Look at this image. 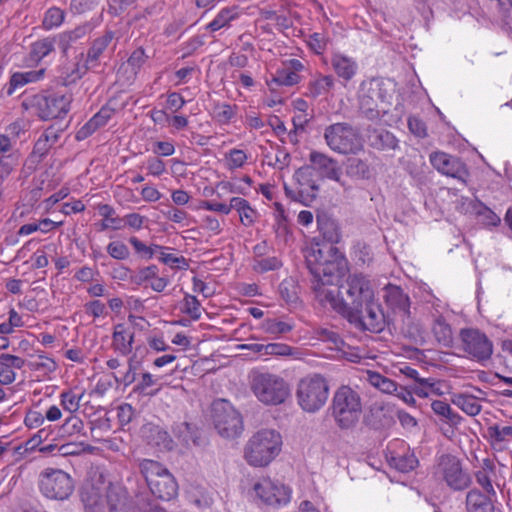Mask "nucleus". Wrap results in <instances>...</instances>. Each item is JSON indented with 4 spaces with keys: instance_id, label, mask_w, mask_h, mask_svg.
Returning a JSON list of instances; mask_svg holds the SVG:
<instances>
[{
    "instance_id": "obj_1",
    "label": "nucleus",
    "mask_w": 512,
    "mask_h": 512,
    "mask_svg": "<svg viewBox=\"0 0 512 512\" xmlns=\"http://www.w3.org/2000/svg\"><path fill=\"white\" fill-rule=\"evenodd\" d=\"M343 256L338 248L313 245L306 254V265L312 275V290L317 300L329 305L340 314L337 304L344 303L348 310L363 308L375 298L370 280L363 274H349L337 286L342 273Z\"/></svg>"
},
{
    "instance_id": "obj_2",
    "label": "nucleus",
    "mask_w": 512,
    "mask_h": 512,
    "mask_svg": "<svg viewBox=\"0 0 512 512\" xmlns=\"http://www.w3.org/2000/svg\"><path fill=\"white\" fill-rule=\"evenodd\" d=\"M282 437L273 429L254 433L244 447V459L253 467L268 466L281 452Z\"/></svg>"
},
{
    "instance_id": "obj_3",
    "label": "nucleus",
    "mask_w": 512,
    "mask_h": 512,
    "mask_svg": "<svg viewBox=\"0 0 512 512\" xmlns=\"http://www.w3.org/2000/svg\"><path fill=\"white\" fill-rule=\"evenodd\" d=\"M130 21L126 23H117L116 25L105 29V31L92 40L88 48L85 63L82 67H77L76 78H81L88 70L96 69L100 65V60L106 54L114 52L117 44L128 37L125 35L130 25Z\"/></svg>"
},
{
    "instance_id": "obj_4",
    "label": "nucleus",
    "mask_w": 512,
    "mask_h": 512,
    "mask_svg": "<svg viewBox=\"0 0 512 512\" xmlns=\"http://www.w3.org/2000/svg\"><path fill=\"white\" fill-rule=\"evenodd\" d=\"M250 387L256 398L265 405H279L290 396L287 381L274 373L253 371Z\"/></svg>"
},
{
    "instance_id": "obj_5",
    "label": "nucleus",
    "mask_w": 512,
    "mask_h": 512,
    "mask_svg": "<svg viewBox=\"0 0 512 512\" xmlns=\"http://www.w3.org/2000/svg\"><path fill=\"white\" fill-rule=\"evenodd\" d=\"M140 472L145 482L156 498L169 501L176 497L178 485L174 476L161 463L143 459L139 464Z\"/></svg>"
},
{
    "instance_id": "obj_6",
    "label": "nucleus",
    "mask_w": 512,
    "mask_h": 512,
    "mask_svg": "<svg viewBox=\"0 0 512 512\" xmlns=\"http://www.w3.org/2000/svg\"><path fill=\"white\" fill-rule=\"evenodd\" d=\"M331 413L341 429L354 427L362 413L361 397L351 387L343 385L334 393Z\"/></svg>"
},
{
    "instance_id": "obj_7",
    "label": "nucleus",
    "mask_w": 512,
    "mask_h": 512,
    "mask_svg": "<svg viewBox=\"0 0 512 512\" xmlns=\"http://www.w3.org/2000/svg\"><path fill=\"white\" fill-rule=\"evenodd\" d=\"M329 397V383L321 374H309L297 384L296 399L301 409L308 413L319 411Z\"/></svg>"
},
{
    "instance_id": "obj_8",
    "label": "nucleus",
    "mask_w": 512,
    "mask_h": 512,
    "mask_svg": "<svg viewBox=\"0 0 512 512\" xmlns=\"http://www.w3.org/2000/svg\"><path fill=\"white\" fill-rule=\"evenodd\" d=\"M71 96L59 93H39L27 96L23 107L41 120L47 121L65 116L70 107Z\"/></svg>"
},
{
    "instance_id": "obj_9",
    "label": "nucleus",
    "mask_w": 512,
    "mask_h": 512,
    "mask_svg": "<svg viewBox=\"0 0 512 512\" xmlns=\"http://www.w3.org/2000/svg\"><path fill=\"white\" fill-rule=\"evenodd\" d=\"M327 146L335 153L356 155L364 149V143L358 130L346 122L327 126L324 130Z\"/></svg>"
},
{
    "instance_id": "obj_10",
    "label": "nucleus",
    "mask_w": 512,
    "mask_h": 512,
    "mask_svg": "<svg viewBox=\"0 0 512 512\" xmlns=\"http://www.w3.org/2000/svg\"><path fill=\"white\" fill-rule=\"evenodd\" d=\"M337 306L340 314L359 330L380 333L386 327V317L381 305L375 301V298L364 304V311H362V308L350 311L344 303H339Z\"/></svg>"
},
{
    "instance_id": "obj_11",
    "label": "nucleus",
    "mask_w": 512,
    "mask_h": 512,
    "mask_svg": "<svg viewBox=\"0 0 512 512\" xmlns=\"http://www.w3.org/2000/svg\"><path fill=\"white\" fill-rule=\"evenodd\" d=\"M74 480L67 472L56 468H45L39 474L38 488L47 499L65 501L74 491Z\"/></svg>"
},
{
    "instance_id": "obj_12",
    "label": "nucleus",
    "mask_w": 512,
    "mask_h": 512,
    "mask_svg": "<svg viewBox=\"0 0 512 512\" xmlns=\"http://www.w3.org/2000/svg\"><path fill=\"white\" fill-rule=\"evenodd\" d=\"M434 475L455 492L466 490L472 483V478L463 468L462 461L452 454H442L438 458Z\"/></svg>"
},
{
    "instance_id": "obj_13",
    "label": "nucleus",
    "mask_w": 512,
    "mask_h": 512,
    "mask_svg": "<svg viewBox=\"0 0 512 512\" xmlns=\"http://www.w3.org/2000/svg\"><path fill=\"white\" fill-rule=\"evenodd\" d=\"M358 102L360 111L370 120L377 119L381 113H385L388 94L383 81L371 79L362 82L358 92Z\"/></svg>"
},
{
    "instance_id": "obj_14",
    "label": "nucleus",
    "mask_w": 512,
    "mask_h": 512,
    "mask_svg": "<svg viewBox=\"0 0 512 512\" xmlns=\"http://www.w3.org/2000/svg\"><path fill=\"white\" fill-rule=\"evenodd\" d=\"M213 420L218 433L225 438H235L242 433L243 422L239 412L227 401L213 405Z\"/></svg>"
},
{
    "instance_id": "obj_15",
    "label": "nucleus",
    "mask_w": 512,
    "mask_h": 512,
    "mask_svg": "<svg viewBox=\"0 0 512 512\" xmlns=\"http://www.w3.org/2000/svg\"><path fill=\"white\" fill-rule=\"evenodd\" d=\"M293 179L297 187L295 189L284 185L285 194L293 201L309 205L316 199L319 186L314 179L313 168L302 166L294 173Z\"/></svg>"
},
{
    "instance_id": "obj_16",
    "label": "nucleus",
    "mask_w": 512,
    "mask_h": 512,
    "mask_svg": "<svg viewBox=\"0 0 512 512\" xmlns=\"http://www.w3.org/2000/svg\"><path fill=\"white\" fill-rule=\"evenodd\" d=\"M463 350L474 360L484 362L493 354L491 340L478 329H462L460 332Z\"/></svg>"
},
{
    "instance_id": "obj_17",
    "label": "nucleus",
    "mask_w": 512,
    "mask_h": 512,
    "mask_svg": "<svg viewBox=\"0 0 512 512\" xmlns=\"http://www.w3.org/2000/svg\"><path fill=\"white\" fill-rule=\"evenodd\" d=\"M430 162L441 174L455 178L462 183L467 182L469 171L465 163L458 157L437 151L430 154Z\"/></svg>"
},
{
    "instance_id": "obj_18",
    "label": "nucleus",
    "mask_w": 512,
    "mask_h": 512,
    "mask_svg": "<svg viewBox=\"0 0 512 512\" xmlns=\"http://www.w3.org/2000/svg\"><path fill=\"white\" fill-rule=\"evenodd\" d=\"M253 490L256 496L267 505L286 504L290 500V490L270 478H261L254 484Z\"/></svg>"
},
{
    "instance_id": "obj_19",
    "label": "nucleus",
    "mask_w": 512,
    "mask_h": 512,
    "mask_svg": "<svg viewBox=\"0 0 512 512\" xmlns=\"http://www.w3.org/2000/svg\"><path fill=\"white\" fill-rule=\"evenodd\" d=\"M310 168L321 177L341 183L342 171L338 161L322 152L312 151L309 154Z\"/></svg>"
},
{
    "instance_id": "obj_20",
    "label": "nucleus",
    "mask_w": 512,
    "mask_h": 512,
    "mask_svg": "<svg viewBox=\"0 0 512 512\" xmlns=\"http://www.w3.org/2000/svg\"><path fill=\"white\" fill-rule=\"evenodd\" d=\"M384 301L398 315L403 323L410 320V299L397 285L389 284L384 288Z\"/></svg>"
},
{
    "instance_id": "obj_21",
    "label": "nucleus",
    "mask_w": 512,
    "mask_h": 512,
    "mask_svg": "<svg viewBox=\"0 0 512 512\" xmlns=\"http://www.w3.org/2000/svg\"><path fill=\"white\" fill-rule=\"evenodd\" d=\"M106 502L110 512H137L127 489L119 484H110L106 491Z\"/></svg>"
},
{
    "instance_id": "obj_22",
    "label": "nucleus",
    "mask_w": 512,
    "mask_h": 512,
    "mask_svg": "<svg viewBox=\"0 0 512 512\" xmlns=\"http://www.w3.org/2000/svg\"><path fill=\"white\" fill-rule=\"evenodd\" d=\"M330 64L337 77L345 83L351 81L359 69L354 58L339 52L332 54Z\"/></svg>"
},
{
    "instance_id": "obj_23",
    "label": "nucleus",
    "mask_w": 512,
    "mask_h": 512,
    "mask_svg": "<svg viewBox=\"0 0 512 512\" xmlns=\"http://www.w3.org/2000/svg\"><path fill=\"white\" fill-rule=\"evenodd\" d=\"M115 109L105 105L89 121H87L76 133L77 140H84L99 128L105 126L114 116Z\"/></svg>"
},
{
    "instance_id": "obj_24",
    "label": "nucleus",
    "mask_w": 512,
    "mask_h": 512,
    "mask_svg": "<svg viewBox=\"0 0 512 512\" xmlns=\"http://www.w3.org/2000/svg\"><path fill=\"white\" fill-rule=\"evenodd\" d=\"M346 175L356 180H369L376 174L368 158L349 157L345 162Z\"/></svg>"
},
{
    "instance_id": "obj_25",
    "label": "nucleus",
    "mask_w": 512,
    "mask_h": 512,
    "mask_svg": "<svg viewBox=\"0 0 512 512\" xmlns=\"http://www.w3.org/2000/svg\"><path fill=\"white\" fill-rule=\"evenodd\" d=\"M92 30V26L89 23L81 24L72 30L63 31L54 36L56 43L61 49L64 55L67 54L68 50L76 44L78 41L85 38Z\"/></svg>"
},
{
    "instance_id": "obj_26",
    "label": "nucleus",
    "mask_w": 512,
    "mask_h": 512,
    "mask_svg": "<svg viewBox=\"0 0 512 512\" xmlns=\"http://www.w3.org/2000/svg\"><path fill=\"white\" fill-rule=\"evenodd\" d=\"M134 332L118 324L112 335V348L122 356H128L133 349Z\"/></svg>"
},
{
    "instance_id": "obj_27",
    "label": "nucleus",
    "mask_w": 512,
    "mask_h": 512,
    "mask_svg": "<svg viewBox=\"0 0 512 512\" xmlns=\"http://www.w3.org/2000/svg\"><path fill=\"white\" fill-rule=\"evenodd\" d=\"M492 497L476 488L471 489L466 495L467 512H495Z\"/></svg>"
},
{
    "instance_id": "obj_28",
    "label": "nucleus",
    "mask_w": 512,
    "mask_h": 512,
    "mask_svg": "<svg viewBox=\"0 0 512 512\" xmlns=\"http://www.w3.org/2000/svg\"><path fill=\"white\" fill-rule=\"evenodd\" d=\"M85 512H105V502L99 487L86 484L81 492Z\"/></svg>"
},
{
    "instance_id": "obj_29",
    "label": "nucleus",
    "mask_w": 512,
    "mask_h": 512,
    "mask_svg": "<svg viewBox=\"0 0 512 512\" xmlns=\"http://www.w3.org/2000/svg\"><path fill=\"white\" fill-rule=\"evenodd\" d=\"M318 228L323 236V239L327 243H319V242H313L309 246L306 247L304 251V257L306 258V254L309 248H311L313 245L318 244L320 246H331L334 247V243H338L340 240V232L338 225L331 219L328 218H317Z\"/></svg>"
},
{
    "instance_id": "obj_30",
    "label": "nucleus",
    "mask_w": 512,
    "mask_h": 512,
    "mask_svg": "<svg viewBox=\"0 0 512 512\" xmlns=\"http://www.w3.org/2000/svg\"><path fill=\"white\" fill-rule=\"evenodd\" d=\"M45 69L30 70L26 72H16L10 77L9 83L4 88L7 96L13 95L15 90L27 83L37 82L44 77Z\"/></svg>"
},
{
    "instance_id": "obj_31",
    "label": "nucleus",
    "mask_w": 512,
    "mask_h": 512,
    "mask_svg": "<svg viewBox=\"0 0 512 512\" xmlns=\"http://www.w3.org/2000/svg\"><path fill=\"white\" fill-rule=\"evenodd\" d=\"M56 39L54 36H48L36 40L30 45L27 62L29 64H37L42 59L55 51Z\"/></svg>"
},
{
    "instance_id": "obj_32",
    "label": "nucleus",
    "mask_w": 512,
    "mask_h": 512,
    "mask_svg": "<svg viewBox=\"0 0 512 512\" xmlns=\"http://www.w3.org/2000/svg\"><path fill=\"white\" fill-rule=\"evenodd\" d=\"M239 16L240 12L236 6L222 8L214 19L206 25L205 29L213 33L223 28H229L231 22L238 19Z\"/></svg>"
},
{
    "instance_id": "obj_33",
    "label": "nucleus",
    "mask_w": 512,
    "mask_h": 512,
    "mask_svg": "<svg viewBox=\"0 0 512 512\" xmlns=\"http://www.w3.org/2000/svg\"><path fill=\"white\" fill-rule=\"evenodd\" d=\"M369 144L376 150H394L398 146L396 137L388 130L374 129L368 136Z\"/></svg>"
},
{
    "instance_id": "obj_34",
    "label": "nucleus",
    "mask_w": 512,
    "mask_h": 512,
    "mask_svg": "<svg viewBox=\"0 0 512 512\" xmlns=\"http://www.w3.org/2000/svg\"><path fill=\"white\" fill-rule=\"evenodd\" d=\"M335 86V78L332 75L318 74L307 85V96L318 98L328 94Z\"/></svg>"
},
{
    "instance_id": "obj_35",
    "label": "nucleus",
    "mask_w": 512,
    "mask_h": 512,
    "mask_svg": "<svg viewBox=\"0 0 512 512\" xmlns=\"http://www.w3.org/2000/svg\"><path fill=\"white\" fill-rule=\"evenodd\" d=\"M61 134L62 130L53 126L45 129L36 141L33 148V153L39 155L40 157L46 155L48 151L58 142Z\"/></svg>"
},
{
    "instance_id": "obj_36",
    "label": "nucleus",
    "mask_w": 512,
    "mask_h": 512,
    "mask_svg": "<svg viewBox=\"0 0 512 512\" xmlns=\"http://www.w3.org/2000/svg\"><path fill=\"white\" fill-rule=\"evenodd\" d=\"M232 210L239 214L241 223L246 226H252L257 218V212L250 206L249 202L241 197L231 198Z\"/></svg>"
},
{
    "instance_id": "obj_37",
    "label": "nucleus",
    "mask_w": 512,
    "mask_h": 512,
    "mask_svg": "<svg viewBox=\"0 0 512 512\" xmlns=\"http://www.w3.org/2000/svg\"><path fill=\"white\" fill-rule=\"evenodd\" d=\"M300 81V76L290 68L284 67L278 69L267 85L270 90H275L278 86H293Z\"/></svg>"
},
{
    "instance_id": "obj_38",
    "label": "nucleus",
    "mask_w": 512,
    "mask_h": 512,
    "mask_svg": "<svg viewBox=\"0 0 512 512\" xmlns=\"http://www.w3.org/2000/svg\"><path fill=\"white\" fill-rule=\"evenodd\" d=\"M173 248L161 246V249H158V259L165 265L169 266L172 269L176 270H186L189 268L188 260L182 255H176L171 253Z\"/></svg>"
},
{
    "instance_id": "obj_39",
    "label": "nucleus",
    "mask_w": 512,
    "mask_h": 512,
    "mask_svg": "<svg viewBox=\"0 0 512 512\" xmlns=\"http://www.w3.org/2000/svg\"><path fill=\"white\" fill-rule=\"evenodd\" d=\"M84 394V391L77 393L75 389H65L59 394L60 406L65 412L75 414L80 408Z\"/></svg>"
},
{
    "instance_id": "obj_40",
    "label": "nucleus",
    "mask_w": 512,
    "mask_h": 512,
    "mask_svg": "<svg viewBox=\"0 0 512 512\" xmlns=\"http://www.w3.org/2000/svg\"><path fill=\"white\" fill-rule=\"evenodd\" d=\"M452 402L458 406L463 412L470 416H476L481 412L482 406L478 400L468 394H458L452 399Z\"/></svg>"
},
{
    "instance_id": "obj_41",
    "label": "nucleus",
    "mask_w": 512,
    "mask_h": 512,
    "mask_svg": "<svg viewBox=\"0 0 512 512\" xmlns=\"http://www.w3.org/2000/svg\"><path fill=\"white\" fill-rule=\"evenodd\" d=\"M66 17L63 9L53 6L47 9L42 19V27L44 30L49 31L60 27Z\"/></svg>"
},
{
    "instance_id": "obj_42",
    "label": "nucleus",
    "mask_w": 512,
    "mask_h": 512,
    "mask_svg": "<svg viewBox=\"0 0 512 512\" xmlns=\"http://www.w3.org/2000/svg\"><path fill=\"white\" fill-rule=\"evenodd\" d=\"M432 331L440 344L446 347L451 346L453 342L452 329L442 317H439L434 321Z\"/></svg>"
},
{
    "instance_id": "obj_43",
    "label": "nucleus",
    "mask_w": 512,
    "mask_h": 512,
    "mask_svg": "<svg viewBox=\"0 0 512 512\" xmlns=\"http://www.w3.org/2000/svg\"><path fill=\"white\" fill-rule=\"evenodd\" d=\"M389 463L400 472L407 473L415 469L418 465V459L413 453H404L402 455L391 456Z\"/></svg>"
},
{
    "instance_id": "obj_44",
    "label": "nucleus",
    "mask_w": 512,
    "mask_h": 512,
    "mask_svg": "<svg viewBox=\"0 0 512 512\" xmlns=\"http://www.w3.org/2000/svg\"><path fill=\"white\" fill-rule=\"evenodd\" d=\"M173 433L183 444L196 443L197 431L193 424L188 422L177 423L173 427Z\"/></svg>"
},
{
    "instance_id": "obj_45",
    "label": "nucleus",
    "mask_w": 512,
    "mask_h": 512,
    "mask_svg": "<svg viewBox=\"0 0 512 512\" xmlns=\"http://www.w3.org/2000/svg\"><path fill=\"white\" fill-rule=\"evenodd\" d=\"M27 365L31 370L41 372L43 375L53 373L57 369L55 360L44 354H38L37 359L29 361Z\"/></svg>"
},
{
    "instance_id": "obj_46",
    "label": "nucleus",
    "mask_w": 512,
    "mask_h": 512,
    "mask_svg": "<svg viewBox=\"0 0 512 512\" xmlns=\"http://www.w3.org/2000/svg\"><path fill=\"white\" fill-rule=\"evenodd\" d=\"M431 408L436 415L442 417L452 425L458 424L461 419V417L451 409L450 405L444 401H433Z\"/></svg>"
},
{
    "instance_id": "obj_47",
    "label": "nucleus",
    "mask_w": 512,
    "mask_h": 512,
    "mask_svg": "<svg viewBox=\"0 0 512 512\" xmlns=\"http://www.w3.org/2000/svg\"><path fill=\"white\" fill-rule=\"evenodd\" d=\"M487 432L493 444L502 443L512 439V426L492 425L488 427Z\"/></svg>"
},
{
    "instance_id": "obj_48",
    "label": "nucleus",
    "mask_w": 512,
    "mask_h": 512,
    "mask_svg": "<svg viewBox=\"0 0 512 512\" xmlns=\"http://www.w3.org/2000/svg\"><path fill=\"white\" fill-rule=\"evenodd\" d=\"M226 167L229 170L238 169L244 166L248 156L245 151L233 148L225 154Z\"/></svg>"
},
{
    "instance_id": "obj_49",
    "label": "nucleus",
    "mask_w": 512,
    "mask_h": 512,
    "mask_svg": "<svg viewBox=\"0 0 512 512\" xmlns=\"http://www.w3.org/2000/svg\"><path fill=\"white\" fill-rule=\"evenodd\" d=\"M84 429L83 421L76 414H69L60 427L62 435L72 436Z\"/></svg>"
},
{
    "instance_id": "obj_50",
    "label": "nucleus",
    "mask_w": 512,
    "mask_h": 512,
    "mask_svg": "<svg viewBox=\"0 0 512 512\" xmlns=\"http://www.w3.org/2000/svg\"><path fill=\"white\" fill-rule=\"evenodd\" d=\"M182 312L189 315L193 320L201 317V304L196 296L185 294L182 304Z\"/></svg>"
},
{
    "instance_id": "obj_51",
    "label": "nucleus",
    "mask_w": 512,
    "mask_h": 512,
    "mask_svg": "<svg viewBox=\"0 0 512 512\" xmlns=\"http://www.w3.org/2000/svg\"><path fill=\"white\" fill-rule=\"evenodd\" d=\"M292 329L293 325L291 323L278 319H268L264 323L265 332L274 336L286 334Z\"/></svg>"
},
{
    "instance_id": "obj_52",
    "label": "nucleus",
    "mask_w": 512,
    "mask_h": 512,
    "mask_svg": "<svg viewBox=\"0 0 512 512\" xmlns=\"http://www.w3.org/2000/svg\"><path fill=\"white\" fill-rule=\"evenodd\" d=\"M158 274V267L156 265H150L147 267L140 268L131 276V282L140 286L147 281H152V278Z\"/></svg>"
},
{
    "instance_id": "obj_53",
    "label": "nucleus",
    "mask_w": 512,
    "mask_h": 512,
    "mask_svg": "<svg viewBox=\"0 0 512 512\" xmlns=\"http://www.w3.org/2000/svg\"><path fill=\"white\" fill-rule=\"evenodd\" d=\"M147 59L148 56L146 55L144 49L139 47L131 53L126 62V65L128 68H130L131 72L136 75L141 67L145 64Z\"/></svg>"
},
{
    "instance_id": "obj_54",
    "label": "nucleus",
    "mask_w": 512,
    "mask_h": 512,
    "mask_svg": "<svg viewBox=\"0 0 512 512\" xmlns=\"http://www.w3.org/2000/svg\"><path fill=\"white\" fill-rule=\"evenodd\" d=\"M315 334L319 340L331 343L335 348H339L343 344L342 338L333 329L319 327L315 330Z\"/></svg>"
},
{
    "instance_id": "obj_55",
    "label": "nucleus",
    "mask_w": 512,
    "mask_h": 512,
    "mask_svg": "<svg viewBox=\"0 0 512 512\" xmlns=\"http://www.w3.org/2000/svg\"><path fill=\"white\" fill-rule=\"evenodd\" d=\"M130 244L133 246L135 251L139 254H142L147 259L153 258L158 253V249H161L160 245L153 244L151 246H146L142 241H140L137 237H131L129 239Z\"/></svg>"
},
{
    "instance_id": "obj_56",
    "label": "nucleus",
    "mask_w": 512,
    "mask_h": 512,
    "mask_svg": "<svg viewBox=\"0 0 512 512\" xmlns=\"http://www.w3.org/2000/svg\"><path fill=\"white\" fill-rule=\"evenodd\" d=\"M235 108V106L226 103L217 104L214 108V117L220 123H229L235 116Z\"/></svg>"
},
{
    "instance_id": "obj_57",
    "label": "nucleus",
    "mask_w": 512,
    "mask_h": 512,
    "mask_svg": "<svg viewBox=\"0 0 512 512\" xmlns=\"http://www.w3.org/2000/svg\"><path fill=\"white\" fill-rule=\"evenodd\" d=\"M107 253L116 260H125L129 257V248L122 241H112L107 245Z\"/></svg>"
},
{
    "instance_id": "obj_58",
    "label": "nucleus",
    "mask_w": 512,
    "mask_h": 512,
    "mask_svg": "<svg viewBox=\"0 0 512 512\" xmlns=\"http://www.w3.org/2000/svg\"><path fill=\"white\" fill-rule=\"evenodd\" d=\"M474 476L477 484L482 487L485 493L490 496H496V491L492 484V476H494L493 474L477 470L475 471Z\"/></svg>"
},
{
    "instance_id": "obj_59",
    "label": "nucleus",
    "mask_w": 512,
    "mask_h": 512,
    "mask_svg": "<svg viewBox=\"0 0 512 512\" xmlns=\"http://www.w3.org/2000/svg\"><path fill=\"white\" fill-rule=\"evenodd\" d=\"M155 383H156V380L154 379L153 375L151 373H149V372H145V373H143L141 375L140 380L134 386L133 391L135 393H139V394L154 395L157 391H155V392H148V389L150 387H152L153 385H155Z\"/></svg>"
},
{
    "instance_id": "obj_60",
    "label": "nucleus",
    "mask_w": 512,
    "mask_h": 512,
    "mask_svg": "<svg viewBox=\"0 0 512 512\" xmlns=\"http://www.w3.org/2000/svg\"><path fill=\"white\" fill-rule=\"evenodd\" d=\"M16 379V373L10 364L3 359V355H0V383L3 385H9Z\"/></svg>"
},
{
    "instance_id": "obj_61",
    "label": "nucleus",
    "mask_w": 512,
    "mask_h": 512,
    "mask_svg": "<svg viewBox=\"0 0 512 512\" xmlns=\"http://www.w3.org/2000/svg\"><path fill=\"white\" fill-rule=\"evenodd\" d=\"M328 44V39L322 33H313L308 39V45L316 54H322Z\"/></svg>"
},
{
    "instance_id": "obj_62",
    "label": "nucleus",
    "mask_w": 512,
    "mask_h": 512,
    "mask_svg": "<svg viewBox=\"0 0 512 512\" xmlns=\"http://www.w3.org/2000/svg\"><path fill=\"white\" fill-rule=\"evenodd\" d=\"M266 355L275 356H290L293 355V348L283 343H269L266 344Z\"/></svg>"
},
{
    "instance_id": "obj_63",
    "label": "nucleus",
    "mask_w": 512,
    "mask_h": 512,
    "mask_svg": "<svg viewBox=\"0 0 512 512\" xmlns=\"http://www.w3.org/2000/svg\"><path fill=\"white\" fill-rule=\"evenodd\" d=\"M478 215L482 223L488 226H497L501 222L500 217L486 206H483L482 209L478 211Z\"/></svg>"
},
{
    "instance_id": "obj_64",
    "label": "nucleus",
    "mask_w": 512,
    "mask_h": 512,
    "mask_svg": "<svg viewBox=\"0 0 512 512\" xmlns=\"http://www.w3.org/2000/svg\"><path fill=\"white\" fill-rule=\"evenodd\" d=\"M16 165V158L14 159L12 156L0 158V184L10 175Z\"/></svg>"
}]
</instances>
